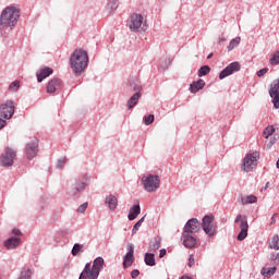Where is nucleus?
I'll use <instances>...</instances> for the list:
<instances>
[{
  "label": "nucleus",
  "mask_w": 279,
  "mask_h": 279,
  "mask_svg": "<svg viewBox=\"0 0 279 279\" xmlns=\"http://www.w3.org/2000/svg\"><path fill=\"white\" fill-rule=\"evenodd\" d=\"M86 189V183H78L74 190L72 191V195H77L81 191H84Z\"/></svg>",
  "instance_id": "nucleus-33"
},
{
  "label": "nucleus",
  "mask_w": 279,
  "mask_h": 279,
  "mask_svg": "<svg viewBox=\"0 0 279 279\" xmlns=\"http://www.w3.org/2000/svg\"><path fill=\"white\" fill-rule=\"evenodd\" d=\"M145 221V217H142L134 226L132 229L133 234L135 232H138V228H141V226H143V222Z\"/></svg>",
  "instance_id": "nucleus-36"
},
{
  "label": "nucleus",
  "mask_w": 279,
  "mask_h": 279,
  "mask_svg": "<svg viewBox=\"0 0 279 279\" xmlns=\"http://www.w3.org/2000/svg\"><path fill=\"white\" fill-rule=\"evenodd\" d=\"M15 158L16 151H14L12 148H5L4 154L0 157L1 167H12Z\"/></svg>",
  "instance_id": "nucleus-7"
},
{
  "label": "nucleus",
  "mask_w": 279,
  "mask_h": 279,
  "mask_svg": "<svg viewBox=\"0 0 279 279\" xmlns=\"http://www.w3.org/2000/svg\"><path fill=\"white\" fill-rule=\"evenodd\" d=\"M272 260H277L279 263V253H277L276 255H272Z\"/></svg>",
  "instance_id": "nucleus-48"
},
{
  "label": "nucleus",
  "mask_w": 279,
  "mask_h": 279,
  "mask_svg": "<svg viewBox=\"0 0 279 279\" xmlns=\"http://www.w3.org/2000/svg\"><path fill=\"white\" fill-rule=\"evenodd\" d=\"M145 27V17L138 13L131 14L129 28L131 32H141Z\"/></svg>",
  "instance_id": "nucleus-6"
},
{
  "label": "nucleus",
  "mask_w": 279,
  "mask_h": 279,
  "mask_svg": "<svg viewBox=\"0 0 279 279\" xmlns=\"http://www.w3.org/2000/svg\"><path fill=\"white\" fill-rule=\"evenodd\" d=\"M182 241L184 247H187V250H193V247L197 246V239L191 235V233H186V231H183Z\"/></svg>",
  "instance_id": "nucleus-11"
},
{
  "label": "nucleus",
  "mask_w": 279,
  "mask_h": 279,
  "mask_svg": "<svg viewBox=\"0 0 279 279\" xmlns=\"http://www.w3.org/2000/svg\"><path fill=\"white\" fill-rule=\"evenodd\" d=\"M241 45V37H235L232 39L228 46V51H232L235 47H239Z\"/></svg>",
  "instance_id": "nucleus-28"
},
{
  "label": "nucleus",
  "mask_w": 279,
  "mask_h": 279,
  "mask_svg": "<svg viewBox=\"0 0 279 279\" xmlns=\"http://www.w3.org/2000/svg\"><path fill=\"white\" fill-rule=\"evenodd\" d=\"M201 226L207 236H215L217 233V223H215V216L213 215L205 216Z\"/></svg>",
  "instance_id": "nucleus-4"
},
{
  "label": "nucleus",
  "mask_w": 279,
  "mask_h": 279,
  "mask_svg": "<svg viewBox=\"0 0 279 279\" xmlns=\"http://www.w3.org/2000/svg\"><path fill=\"white\" fill-rule=\"evenodd\" d=\"M267 71H269L267 68L257 71V76L263 77V75H266Z\"/></svg>",
  "instance_id": "nucleus-41"
},
{
  "label": "nucleus",
  "mask_w": 279,
  "mask_h": 279,
  "mask_svg": "<svg viewBox=\"0 0 279 279\" xmlns=\"http://www.w3.org/2000/svg\"><path fill=\"white\" fill-rule=\"evenodd\" d=\"M154 114H148L144 117V123L145 125H151V123H154Z\"/></svg>",
  "instance_id": "nucleus-37"
},
{
  "label": "nucleus",
  "mask_w": 279,
  "mask_h": 279,
  "mask_svg": "<svg viewBox=\"0 0 279 279\" xmlns=\"http://www.w3.org/2000/svg\"><path fill=\"white\" fill-rule=\"evenodd\" d=\"M104 257H97L96 259H94L92 269L95 274H97L99 276V271H101V269H104Z\"/></svg>",
  "instance_id": "nucleus-21"
},
{
  "label": "nucleus",
  "mask_w": 279,
  "mask_h": 279,
  "mask_svg": "<svg viewBox=\"0 0 279 279\" xmlns=\"http://www.w3.org/2000/svg\"><path fill=\"white\" fill-rule=\"evenodd\" d=\"M257 199L258 198L255 195L242 196L241 204H256Z\"/></svg>",
  "instance_id": "nucleus-26"
},
{
  "label": "nucleus",
  "mask_w": 279,
  "mask_h": 279,
  "mask_svg": "<svg viewBox=\"0 0 279 279\" xmlns=\"http://www.w3.org/2000/svg\"><path fill=\"white\" fill-rule=\"evenodd\" d=\"M99 278V275L90 269V263H87L85 265L84 270L81 272V276L78 279H97Z\"/></svg>",
  "instance_id": "nucleus-16"
},
{
  "label": "nucleus",
  "mask_w": 279,
  "mask_h": 279,
  "mask_svg": "<svg viewBox=\"0 0 279 279\" xmlns=\"http://www.w3.org/2000/svg\"><path fill=\"white\" fill-rule=\"evenodd\" d=\"M160 250V241L156 240L149 244V252H158Z\"/></svg>",
  "instance_id": "nucleus-31"
},
{
  "label": "nucleus",
  "mask_w": 279,
  "mask_h": 279,
  "mask_svg": "<svg viewBox=\"0 0 279 279\" xmlns=\"http://www.w3.org/2000/svg\"><path fill=\"white\" fill-rule=\"evenodd\" d=\"M19 88H21V82H19V81H14L13 83H11L9 85V90L11 93H16V90H19Z\"/></svg>",
  "instance_id": "nucleus-29"
},
{
  "label": "nucleus",
  "mask_w": 279,
  "mask_h": 279,
  "mask_svg": "<svg viewBox=\"0 0 279 279\" xmlns=\"http://www.w3.org/2000/svg\"><path fill=\"white\" fill-rule=\"evenodd\" d=\"M138 276H141V271H138V269L132 270L131 278L136 279Z\"/></svg>",
  "instance_id": "nucleus-40"
},
{
  "label": "nucleus",
  "mask_w": 279,
  "mask_h": 279,
  "mask_svg": "<svg viewBox=\"0 0 279 279\" xmlns=\"http://www.w3.org/2000/svg\"><path fill=\"white\" fill-rule=\"evenodd\" d=\"M142 182L144 184L145 191L148 193H154L155 191H158L160 189V179L158 175L150 174L148 177H144L142 179Z\"/></svg>",
  "instance_id": "nucleus-5"
},
{
  "label": "nucleus",
  "mask_w": 279,
  "mask_h": 279,
  "mask_svg": "<svg viewBox=\"0 0 279 279\" xmlns=\"http://www.w3.org/2000/svg\"><path fill=\"white\" fill-rule=\"evenodd\" d=\"M12 234H15V236H21V230L19 229H13Z\"/></svg>",
  "instance_id": "nucleus-45"
},
{
  "label": "nucleus",
  "mask_w": 279,
  "mask_h": 279,
  "mask_svg": "<svg viewBox=\"0 0 279 279\" xmlns=\"http://www.w3.org/2000/svg\"><path fill=\"white\" fill-rule=\"evenodd\" d=\"M187 234H193V232H199V220L197 218H192L189 220L184 227V231Z\"/></svg>",
  "instance_id": "nucleus-12"
},
{
  "label": "nucleus",
  "mask_w": 279,
  "mask_h": 279,
  "mask_svg": "<svg viewBox=\"0 0 279 279\" xmlns=\"http://www.w3.org/2000/svg\"><path fill=\"white\" fill-rule=\"evenodd\" d=\"M269 96L274 99V106H277L279 104V80L272 82L269 89Z\"/></svg>",
  "instance_id": "nucleus-13"
},
{
  "label": "nucleus",
  "mask_w": 279,
  "mask_h": 279,
  "mask_svg": "<svg viewBox=\"0 0 279 279\" xmlns=\"http://www.w3.org/2000/svg\"><path fill=\"white\" fill-rule=\"evenodd\" d=\"M239 221L241 231L238 234V241H245L247 236V230L250 228V226L247 225V218H243L242 215H238L235 218V223H239Z\"/></svg>",
  "instance_id": "nucleus-8"
},
{
  "label": "nucleus",
  "mask_w": 279,
  "mask_h": 279,
  "mask_svg": "<svg viewBox=\"0 0 279 279\" xmlns=\"http://www.w3.org/2000/svg\"><path fill=\"white\" fill-rule=\"evenodd\" d=\"M262 276H264L265 278H271V276H274V274H276V267H271V268H263L260 271Z\"/></svg>",
  "instance_id": "nucleus-27"
},
{
  "label": "nucleus",
  "mask_w": 279,
  "mask_h": 279,
  "mask_svg": "<svg viewBox=\"0 0 279 279\" xmlns=\"http://www.w3.org/2000/svg\"><path fill=\"white\" fill-rule=\"evenodd\" d=\"M258 158H260V154H258V151L246 155L242 162V171H244L245 173L254 171V169H256V166L258 165Z\"/></svg>",
  "instance_id": "nucleus-3"
},
{
  "label": "nucleus",
  "mask_w": 279,
  "mask_h": 279,
  "mask_svg": "<svg viewBox=\"0 0 279 279\" xmlns=\"http://www.w3.org/2000/svg\"><path fill=\"white\" fill-rule=\"evenodd\" d=\"M271 250H279V235H274L270 242Z\"/></svg>",
  "instance_id": "nucleus-30"
},
{
  "label": "nucleus",
  "mask_w": 279,
  "mask_h": 279,
  "mask_svg": "<svg viewBox=\"0 0 279 279\" xmlns=\"http://www.w3.org/2000/svg\"><path fill=\"white\" fill-rule=\"evenodd\" d=\"M82 250H84V245L74 244V246L72 248V256H77V254H80V252H82Z\"/></svg>",
  "instance_id": "nucleus-34"
},
{
  "label": "nucleus",
  "mask_w": 279,
  "mask_h": 279,
  "mask_svg": "<svg viewBox=\"0 0 279 279\" xmlns=\"http://www.w3.org/2000/svg\"><path fill=\"white\" fill-rule=\"evenodd\" d=\"M207 58H208V60H210V58H213V53H210Z\"/></svg>",
  "instance_id": "nucleus-49"
},
{
  "label": "nucleus",
  "mask_w": 279,
  "mask_h": 279,
  "mask_svg": "<svg viewBox=\"0 0 279 279\" xmlns=\"http://www.w3.org/2000/svg\"><path fill=\"white\" fill-rule=\"evenodd\" d=\"M14 114V102L8 100L0 107V119H12Z\"/></svg>",
  "instance_id": "nucleus-9"
},
{
  "label": "nucleus",
  "mask_w": 279,
  "mask_h": 279,
  "mask_svg": "<svg viewBox=\"0 0 279 279\" xmlns=\"http://www.w3.org/2000/svg\"><path fill=\"white\" fill-rule=\"evenodd\" d=\"M205 86H206V82H204V80L199 78L198 81L193 82L190 85V90L193 94L199 93V90H202V88H204Z\"/></svg>",
  "instance_id": "nucleus-19"
},
{
  "label": "nucleus",
  "mask_w": 279,
  "mask_h": 279,
  "mask_svg": "<svg viewBox=\"0 0 279 279\" xmlns=\"http://www.w3.org/2000/svg\"><path fill=\"white\" fill-rule=\"evenodd\" d=\"M62 88V81L60 78H52L48 82L47 93L50 95Z\"/></svg>",
  "instance_id": "nucleus-17"
},
{
  "label": "nucleus",
  "mask_w": 279,
  "mask_h": 279,
  "mask_svg": "<svg viewBox=\"0 0 279 279\" xmlns=\"http://www.w3.org/2000/svg\"><path fill=\"white\" fill-rule=\"evenodd\" d=\"M241 71V64L239 62L230 63L225 70L219 74V80H226V77Z\"/></svg>",
  "instance_id": "nucleus-10"
},
{
  "label": "nucleus",
  "mask_w": 279,
  "mask_h": 279,
  "mask_svg": "<svg viewBox=\"0 0 279 279\" xmlns=\"http://www.w3.org/2000/svg\"><path fill=\"white\" fill-rule=\"evenodd\" d=\"M140 99H141V92H137L128 101L129 110H132V108H134V106L138 104Z\"/></svg>",
  "instance_id": "nucleus-23"
},
{
  "label": "nucleus",
  "mask_w": 279,
  "mask_h": 279,
  "mask_svg": "<svg viewBox=\"0 0 279 279\" xmlns=\"http://www.w3.org/2000/svg\"><path fill=\"white\" fill-rule=\"evenodd\" d=\"M133 263H134V245L129 244L128 253L123 259V267L124 268L132 267Z\"/></svg>",
  "instance_id": "nucleus-14"
},
{
  "label": "nucleus",
  "mask_w": 279,
  "mask_h": 279,
  "mask_svg": "<svg viewBox=\"0 0 279 279\" xmlns=\"http://www.w3.org/2000/svg\"><path fill=\"white\" fill-rule=\"evenodd\" d=\"M274 143H276V138L271 140L267 145V149H271V145H274Z\"/></svg>",
  "instance_id": "nucleus-46"
},
{
  "label": "nucleus",
  "mask_w": 279,
  "mask_h": 279,
  "mask_svg": "<svg viewBox=\"0 0 279 279\" xmlns=\"http://www.w3.org/2000/svg\"><path fill=\"white\" fill-rule=\"evenodd\" d=\"M5 128V120L0 118V130H3Z\"/></svg>",
  "instance_id": "nucleus-47"
},
{
  "label": "nucleus",
  "mask_w": 279,
  "mask_h": 279,
  "mask_svg": "<svg viewBox=\"0 0 279 279\" xmlns=\"http://www.w3.org/2000/svg\"><path fill=\"white\" fill-rule=\"evenodd\" d=\"M66 162V158L60 159L57 163L58 169H62V166Z\"/></svg>",
  "instance_id": "nucleus-43"
},
{
  "label": "nucleus",
  "mask_w": 279,
  "mask_h": 279,
  "mask_svg": "<svg viewBox=\"0 0 279 279\" xmlns=\"http://www.w3.org/2000/svg\"><path fill=\"white\" fill-rule=\"evenodd\" d=\"M138 215H141V205H134L130 208L129 211V221H134V219H136V217H138Z\"/></svg>",
  "instance_id": "nucleus-22"
},
{
  "label": "nucleus",
  "mask_w": 279,
  "mask_h": 279,
  "mask_svg": "<svg viewBox=\"0 0 279 279\" xmlns=\"http://www.w3.org/2000/svg\"><path fill=\"white\" fill-rule=\"evenodd\" d=\"M86 208H88V203H84L82 204L78 209L77 213H84L86 210Z\"/></svg>",
  "instance_id": "nucleus-39"
},
{
  "label": "nucleus",
  "mask_w": 279,
  "mask_h": 279,
  "mask_svg": "<svg viewBox=\"0 0 279 279\" xmlns=\"http://www.w3.org/2000/svg\"><path fill=\"white\" fill-rule=\"evenodd\" d=\"M187 265H189V267H193V265H195V256L190 255Z\"/></svg>",
  "instance_id": "nucleus-42"
},
{
  "label": "nucleus",
  "mask_w": 279,
  "mask_h": 279,
  "mask_svg": "<svg viewBox=\"0 0 279 279\" xmlns=\"http://www.w3.org/2000/svg\"><path fill=\"white\" fill-rule=\"evenodd\" d=\"M21 16V10L14 5L7 7L0 14V32L8 34L16 27L19 19Z\"/></svg>",
  "instance_id": "nucleus-1"
},
{
  "label": "nucleus",
  "mask_w": 279,
  "mask_h": 279,
  "mask_svg": "<svg viewBox=\"0 0 279 279\" xmlns=\"http://www.w3.org/2000/svg\"><path fill=\"white\" fill-rule=\"evenodd\" d=\"M270 64L276 65L279 64V51H276L270 59Z\"/></svg>",
  "instance_id": "nucleus-38"
},
{
  "label": "nucleus",
  "mask_w": 279,
  "mask_h": 279,
  "mask_svg": "<svg viewBox=\"0 0 279 279\" xmlns=\"http://www.w3.org/2000/svg\"><path fill=\"white\" fill-rule=\"evenodd\" d=\"M21 245V239L19 238H9L4 241V247L7 250H14V247H19Z\"/></svg>",
  "instance_id": "nucleus-20"
},
{
  "label": "nucleus",
  "mask_w": 279,
  "mask_h": 279,
  "mask_svg": "<svg viewBox=\"0 0 279 279\" xmlns=\"http://www.w3.org/2000/svg\"><path fill=\"white\" fill-rule=\"evenodd\" d=\"M210 73V66L203 65L198 71V77H203V75H208Z\"/></svg>",
  "instance_id": "nucleus-32"
},
{
  "label": "nucleus",
  "mask_w": 279,
  "mask_h": 279,
  "mask_svg": "<svg viewBox=\"0 0 279 279\" xmlns=\"http://www.w3.org/2000/svg\"><path fill=\"white\" fill-rule=\"evenodd\" d=\"M144 262L148 267H154L156 265V257L154 253H146L144 256Z\"/></svg>",
  "instance_id": "nucleus-24"
},
{
  "label": "nucleus",
  "mask_w": 279,
  "mask_h": 279,
  "mask_svg": "<svg viewBox=\"0 0 279 279\" xmlns=\"http://www.w3.org/2000/svg\"><path fill=\"white\" fill-rule=\"evenodd\" d=\"M167 256V250L162 248L159 251V258H165Z\"/></svg>",
  "instance_id": "nucleus-44"
},
{
  "label": "nucleus",
  "mask_w": 279,
  "mask_h": 279,
  "mask_svg": "<svg viewBox=\"0 0 279 279\" xmlns=\"http://www.w3.org/2000/svg\"><path fill=\"white\" fill-rule=\"evenodd\" d=\"M106 202L108 203L110 210H114L118 206V199L114 195L107 196Z\"/></svg>",
  "instance_id": "nucleus-25"
},
{
  "label": "nucleus",
  "mask_w": 279,
  "mask_h": 279,
  "mask_svg": "<svg viewBox=\"0 0 279 279\" xmlns=\"http://www.w3.org/2000/svg\"><path fill=\"white\" fill-rule=\"evenodd\" d=\"M53 74V69L51 68H43L39 73H37V81L43 82V80H46V77H49V75Z\"/></svg>",
  "instance_id": "nucleus-18"
},
{
  "label": "nucleus",
  "mask_w": 279,
  "mask_h": 279,
  "mask_svg": "<svg viewBox=\"0 0 279 279\" xmlns=\"http://www.w3.org/2000/svg\"><path fill=\"white\" fill-rule=\"evenodd\" d=\"M37 154H38V141L28 143L26 145V156L28 160H32V158H36Z\"/></svg>",
  "instance_id": "nucleus-15"
},
{
  "label": "nucleus",
  "mask_w": 279,
  "mask_h": 279,
  "mask_svg": "<svg viewBox=\"0 0 279 279\" xmlns=\"http://www.w3.org/2000/svg\"><path fill=\"white\" fill-rule=\"evenodd\" d=\"M268 186H269V182H267V183H266V186H265V189H267Z\"/></svg>",
  "instance_id": "nucleus-50"
},
{
  "label": "nucleus",
  "mask_w": 279,
  "mask_h": 279,
  "mask_svg": "<svg viewBox=\"0 0 279 279\" xmlns=\"http://www.w3.org/2000/svg\"><path fill=\"white\" fill-rule=\"evenodd\" d=\"M274 132H276V129L274 126L266 128L264 131V138H269L271 134H274Z\"/></svg>",
  "instance_id": "nucleus-35"
},
{
  "label": "nucleus",
  "mask_w": 279,
  "mask_h": 279,
  "mask_svg": "<svg viewBox=\"0 0 279 279\" xmlns=\"http://www.w3.org/2000/svg\"><path fill=\"white\" fill-rule=\"evenodd\" d=\"M70 66L74 73H83L88 66V52L82 48L74 50L70 57Z\"/></svg>",
  "instance_id": "nucleus-2"
}]
</instances>
